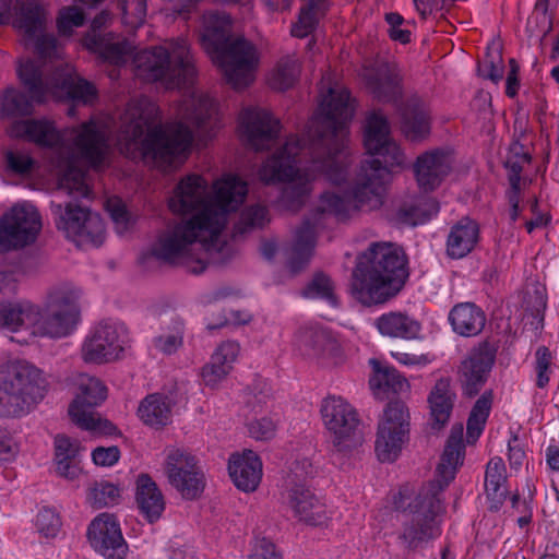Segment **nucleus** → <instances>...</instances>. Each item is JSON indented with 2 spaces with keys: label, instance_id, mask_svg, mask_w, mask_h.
<instances>
[{
  "label": "nucleus",
  "instance_id": "20e7f679",
  "mask_svg": "<svg viewBox=\"0 0 559 559\" xmlns=\"http://www.w3.org/2000/svg\"><path fill=\"white\" fill-rule=\"evenodd\" d=\"M353 115L348 91L330 88L309 131L313 168L335 186L344 183L348 175L345 147Z\"/></svg>",
  "mask_w": 559,
  "mask_h": 559
},
{
  "label": "nucleus",
  "instance_id": "b1692460",
  "mask_svg": "<svg viewBox=\"0 0 559 559\" xmlns=\"http://www.w3.org/2000/svg\"><path fill=\"white\" fill-rule=\"evenodd\" d=\"M479 225L469 216H463L452 225L447 238V254L457 260L468 255L479 242Z\"/></svg>",
  "mask_w": 559,
  "mask_h": 559
},
{
  "label": "nucleus",
  "instance_id": "774afa93",
  "mask_svg": "<svg viewBox=\"0 0 559 559\" xmlns=\"http://www.w3.org/2000/svg\"><path fill=\"white\" fill-rule=\"evenodd\" d=\"M38 532L46 537H55L61 526L59 515L49 508L39 511L36 518Z\"/></svg>",
  "mask_w": 559,
  "mask_h": 559
},
{
  "label": "nucleus",
  "instance_id": "2f4dec72",
  "mask_svg": "<svg viewBox=\"0 0 559 559\" xmlns=\"http://www.w3.org/2000/svg\"><path fill=\"white\" fill-rule=\"evenodd\" d=\"M316 246L314 225L309 218H305L296 231L295 241L286 262L290 275L302 272L309 264Z\"/></svg>",
  "mask_w": 559,
  "mask_h": 559
},
{
  "label": "nucleus",
  "instance_id": "393cba45",
  "mask_svg": "<svg viewBox=\"0 0 559 559\" xmlns=\"http://www.w3.org/2000/svg\"><path fill=\"white\" fill-rule=\"evenodd\" d=\"M17 78L26 94L35 100L36 104H43L47 95H55V72L45 78L41 66L35 60L27 59L21 62L16 69Z\"/></svg>",
  "mask_w": 559,
  "mask_h": 559
},
{
  "label": "nucleus",
  "instance_id": "ea45409f",
  "mask_svg": "<svg viewBox=\"0 0 559 559\" xmlns=\"http://www.w3.org/2000/svg\"><path fill=\"white\" fill-rule=\"evenodd\" d=\"M325 427L337 452H350L365 441L361 421H325Z\"/></svg>",
  "mask_w": 559,
  "mask_h": 559
},
{
  "label": "nucleus",
  "instance_id": "bf43d9fd",
  "mask_svg": "<svg viewBox=\"0 0 559 559\" xmlns=\"http://www.w3.org/2000/svg\"><path fill=\"white\" fill-rule=\"evenodd\" d=\"M477 71L481 78L498 83L503 78L504 73L502 48L497 47L496 53L493 55L491 47H488L485 60L478 63Z\"/></svg>",
  "mask_w": 559,
  "mask_h": 559
},
{
  "label": "nucleus",
  "instance_id": "c756f323",
  "mask_svg": "<svg viewBox=\"0 0 559 559\" xmlns=\"http://www.w3.org/2000/svg\"><path fill=\"white\" fill-rule=\"evenodd\" d=\"M11 135L33 142L43 147H52L60 141L53 122L47 119L17 120L11 124Z\"/></svg>",
  "mask_w": 559,
  "mask_h": 559
},
{
  "label": "nucleus",
  "instance_id": "7ed1b4c3",
  "mask_svg": "<svg viewBox=\"0 0 559 559\" xmlns=\"http://www.w3.org/2000/svg\"><path fill=\"white\" fill-rule=\"evenodd\" d=\"M465 449L464 426L457 421L445 440L436 468V478L423 486L413 499L403 490L394 496L395 510L408 516L403 522V531L399 536L408 550H417L438 535L437 515L441 511L439 496L454 479L459 466L463 465Z\"/></svg>",
  "mask_w": 559,
  "mask_h": 559
},
{
  "label": "nucleus",
  "instance_id": "4be33fe9",
  "mask_svg": "<svg viewBox=\"0 0 559 559\" xmlns=\"http://www.w3.org/2000/svg\"><path fill=\"white\" fill-rule=\"evenodd\" d=\"M107 389L100 380L90 378L69 405L70 419H103L96 407L106 400Z\"/></svg>",
  "mask_w": 559,
  "mask_h": 559
},
{
  "label": "nucleus",
  "instance_id": "4c0bfd02",
  "mask_svg": "<svg viewBox=\"0 0 559 559\" xmlns=\"http://www.w3.org/2000/svg\"><path fill=\"white\" fill-rule=\"evenodd\" d=\"M55 95L60 100H82L86 103L96 97L97 91L95 86L84 80L75 79L69 71L57 68L55 70Z\"/></svg>",
  "mask_w": 559,
  "mask_h": 559
},
{
  "label": "nucleus",
  "instance_id": "603ef678",
  "mask_svg": "<svg viewBox=\"0 0 559 559\" xmlns=\"http://www.w3.org/2000/svg\"><path fill=\"white\" fill-rule=\"evenodd\" d=\"M316 474L317 468L309 459L295 460L285 478L286 491L310 489V483Z\"/></svg>",
  "mask_w": 559,
  "mask_h": 559
},
{
  "label": "nucleus",
  "instance_id": "37998d69",
  "mask_svg": "<svg viewBox=\"0 0 559 559\" xmlns=\"http://www.w3.org/2000/svg\"><path fill=\"white\" fill-rule=\"evenodd\" d=\"M377 328L383 335L413 340L418 336L420 325L407 316L396 312L382 314L377 319Z\"/></svg>",
  "mask_w": 559,
  "mask_h": 559
},
{
  "label": "nucleus",
  "instance_id": "cd10ccee",
  "mask_svg": "<svg viewBox=\"0 0 559 559\" xmlns=\"http://www.w3.org/2000/svg\"><path fill=\"white\" fill-rule=\"evenodd\" d=\"M135 502L148 523L156 522L165 510L164 496L153 478L142 473L135 481Z\"/></svg>",
  "mask_w": 559,
  "mask_h": 559
},
{
  "label": "nucleus",
  "instance_id": "de8ad7c7",
  "mask_svg": "<svg viewBox=\"0 0 559 559\" xmlns=\"http://www.w3.org/2000/svg\"><path fill=\"white\" fill-rule=\"evenodd\" d=\"M34 103L28 94L15 88L7 87L1 96V117L16 118L31 116L34 112Z\"/></svg>",
  "mask_w": 559,
  "mask_h": 559
},
{
  "label": "nucleus",
  "instance_id": "49530a36",
  "mask_svg": "<svg viewBox=\"0 0 559 559\" xmlns=\"http://www.w3.org/2000/svg\"><path fill=\"white\" fill-rule=\"evenodd\" d=\"M325 0H308L298 13V19L293 23L290 35L296 38H305L313 33L319 25V15L324 14Z\"/></svg>",
  "mask_w": 559,
  "mask_h": 559
},
{
  "label": "nucleus",
  "instance_id": "9d476101",
  "mask_svg": "<svg viewBox=\"0 0 559 559\" xmlns=\"http://www.w3.org/2000/svg\"><path fill=\"white\" fill-rule=\"evenodd\" d=\"M55 224L59 230L78 243H91L95 247L105 240V224L99 214L78 203H51Z\"/></svg>",
  "mask_w": 559,
  "mask_h": 559
},
{
  "label": "nucleus",
  "instance_id": "052dcab7",
  "mask_svg": "<svg viewBox=\"0 0 559 559\" xmlns=\"http://www.w3.org/2000/svg\"><path fill=\"white\" fill-rule=\"evenodd\" d=\"M117 7L124 24L139 27L144 23L147 13L146 0H118Z\"/></svg>",
  "mask_w": 559,
  "mask_h": 559
},
{
  "label": "nucleus",
  "instance_id": "79ce46f5",
  "mask_svg": "<svg viewBox=\"0 0 559 559\" xmlns=\"http://www.w3.org/2000/svg\"><path fill=\"white\" fill-rule=\"evenodd\" d=\"M38 321V307L28 304L0 302V328L16 331L22 325H35Z\"/></svg>",
  "mask_w": 559,
  "mask_h": 559
},
{
  "label": "nucleus",
  "instance_id": "4468645a",
  "mask_svg": "<svg viewBox=\"0 0 559 559\" xmlns=\"http://www.w3.org/2000/svg\"><path fill=\"white\" fill-rule=\"evenodd\" d=\"M78 295L74 292H61L51 297L50 310L43 316L39 312V330L43 335L59 338L67 336L75 326L80 317Z\"/></svg>",
  "mask_w": 559,
  "mask_h": 559
},
{
  "label": "nucleus",
  "instance_id": "f8f14e48",
  "mask_svg": "<svg viewBox=\"0 0 559 559\" xmlns=\"http://www.w3.org/2000/svg\"><path fill=\"white\" fill-rule=\"evenodd\" d=\"M164 469L168 483L183 499L195 500L201 497L205 478L194 455L181 449H173L167 454Z\"/></svg>",
  "mask_w": 559,
  "mask_h": 559
},
{
  "label": "nucleus",
  "instance_id": "3c124183",
  "mask_svg": "<svg viewBox=\"0 0 559 559\" xmlns=\"http://www.w3.org/2000/svg\"><path fill=\"white\" fill-rule=\"evenodd\" d=\"M301 296L309 299H321L336 307L338 300L332 278L322 271L316 272L311 281L301 289Z\"/></svg>",
  "mask_w": 559,
  "mask_h": 559
},
{
  "label": "nucleus",
  "instance_id": "6e6d98bb",
  "mask_svg": "<svg viewBox=\"0 0 559 559\" xmlns=\"http://www.w3.org/2000/svg\"><path fill=\"white\" fill-rule=\"evenodd\" d=\"M320 413L323 419H357L358 413L345 399L328 395L322 400Z\"/></svg>",
  "mask_w": 559,
  "mask_h": 559
},
{
  "label": "nucleus",
  "instance_id": "f704fd0d",
  "mask_svg": "<svg viewBox=\"0 0 559 559\" xmlns=\"http://www.w3.org/2000/svg\"><path fill=\"white\" fill-rule=\"evenodd\" d=\"M439 202L431 197L424 198L414 204H403L388 216V221L395 227H415L425 224L438 214Z\"/></svg>",
  "mask_w": 559,
  "mask_h": 559
},
{
  "label": "nucleus",
  "instance_id": "864d4df0",
  "mask_svg": "<svg viewBox=\"0 0 559 559\" xmlns=\"http://www.w3.org/2000/svg\"><path fill=\"white\" fill-rule=\"evenodd\" d=\"M58 185L60 189L67 190L69 194L76 193L80 197L87 198L92 193L85 182V171L72 163L60 175Z\"/></svg>",
  "mask_w": 559,
  "mask_h": 559
},
{
  "label": "nucleus",
  "instance_id": "39448f33",
  "mask_svg": "<svg viewBox=\"0 0 559 559\" xmlns=\"http://www.w3.org/2000/svg\"><path fill=\"white\" fill-rule=\"evenodd\" d=\"M408 276V259L402 248L372 242L356 258L350 294L362 306L383 305L403 289Z\"/></svg>",
  "mask_w": 559,
  "mask_h": 559
},
{
  "label": "nucleus",
  "instance_id": "473e14b6",
  "mask_svg": "<svg viewBox=\"0 0 559 559\" xmlns=\"http://www.w3.org/2000/svg\"><path fill=\"white\" fill-rule=\"evenodd\" d=\"M11 25L24 33L27 39L35 38L46 26V13L38 0H15Z\"/></svg>",
  "mask_w": 559,
  "mask_h": 559
},
{
  "label": "nucleus",
  "instance_id": "4d7b16f0",
  "mask_svg": "<svg viewBox=\"0 0 559 559\" xmlns=\"http://www.w3.org/2000/svg\"><path fill=\"white\" fill-rule=\"evenodd\" d=\"M519 121L514 122V133L513 140L509 146V153L507 159L503 162V167L508 170V174H511L510 165L515 164L521 168V173L523 171V164H531L533 156L531 153L525 151L524 144L521 140L525 136L526 130L522 128L520 124V130L518 131Z\"/></svg>",
  "mask_w": 559,
  "mask_h": 559
},
{
  "label": "nucleus",
  "instance_id": "f257e3e1",
  "mask_svg": "<svg viewBox=\"0 0 559 559\" xmlns=\"http://www.w3.org/2000/svg\"><path fill=\"white\" fill-rule=\"evenodd\" d=\"M207 181L200 175L191 174L182 178L168 201L169 210L175 214L188 215L189 219L177 224L171 233L159 237L158 247L151 250L157 260L175 265L194 263L189 267L192 274H201L207 263L192 259L189 247L200 242L209 250L217 241L227 224V216L236 212L248 194L247 183L236 175H228L214 183V195L205 199Z\"/></svg>",
  "mask_w": 559,
  "mask_h": 559
},
{
  "label": "nucleus",
  "instance_id": "6ab92c4d",
  "mask_svg": "<svg viewBox=\"0 0 559 559\" xmlns=\"http://www.w3.org/2000/svg\"><path fill=\"white\" fill-rule=\"evenodd\" d=\"M452 170L450 153L436 148L417 156L414 174L418 186L426 192L436 190Z\"/></svg>",
  "mask_w": 559,
  "mask_h": 559
},
{
  "label": "nucleus",
  "instance_id": "2eb2a0df",
  "mask_svg": "<svg viewBox=\"0 0 559 559\" xmlns=\"http://www.w3.org/2000/svg\"><path fill=\"white\" fill-rule=\"evenodd\" d=\"M497 350L495 344L484 341L462 361L459 374L464 395L473 397L480 392L495 364Z\"/></svg>",
  "mask_w": 559,
  "mask_h": 559
},
{
  "label": "nucleus",
  "instance_id": "a211bd4d",
  "mask_svg": "<svg viewBox=\"0 0 559 559\" xmlns=\"http://www.w3.org/2000/svg\"><path fill=\"white\" fill-rule=\"evenodd\" d=\"M7 388L17 390L38 404L46 392L48 382L41 370L25 360L9 362L1 371Z\"/></svg>",
  "mask_w": 559,
  "mask_h": 559
},
{
  "label": "nucleus",
  "instance_id": "8fccbe9b",
  "mask_svg": "<svg viewBox=\"0 0 559 559\" xmlns=\"http://www.w3.org/2000/svg\"><path fill=\"white\" fill-rule=\"evenodd\" d=\"M175 401L164 393H152L146 395L138 407L140 419H167L173 415L171 409Z\"/></svg>",
  "mask_w": 559,
  "mask_h": 559
},
{
  "label": "nucleus",
  "instance_id": "f3484780",
  "mask_svg": "<svg viewBox=\"0 0 559 559\" xmlns=\"http://www.w3.org/2000/svg\"><path fill=\"white\" fill-rule=\"evenodd\" d=\"M362 80L367 91L379 103L393 104L403 96L402 76L389 62H377L364 68Z\"/></svg>",
  "mask_w": 559,
  "mask_h": 559
},
{
  "label": "nucleus",
  "instance_id": "a19ab883",
  "mask_svg": "<svg viewBox=\"0 0 559 559\" xmlns=\"http://www.w3.org/2000/svg\"><path fill=\"white\" fill-rule=\"evenodd\" d=\"M506 465L501 457H493L489 461L485 475V489L488 499L490 500L489 510L497 512L503 504L508 489L502 488L507 483Z\"/></svg>",
  "mask_w": 559,
  "mask_h": 559
},
{
  "label": "nucleus",
  "instance_id": "a878e982",
  "mask_svg": "<svg viewBox=\"0 0 559 559\" xmlns=\"http://www.w3.org/2000/svg\"><path fill=\"white\" fill-rule=\"evenodd\" d=\"M228 473L239 490L253 492L261 481L262 462L251 451L248 455L235 453L228 461Z\"/></svg>",
  "mask_w": 559,
  "mask_h": 559
},
{
  "label": "nucleus",
  "instance_id": "5fc2aeb1",
  "mask_svg": "<svg viewBox=\"0 0 559 559\" xmlns=\"http://www.w3.org/2000/svg\"><path fill=\"white\" fill-rule=\"evenodd\" d=\"M120 499V488L109 481H95L90 488L87 500L94 509L111 507Z\"/></svg>",
  "mask_w": 559,
  "mask_h": 559
},
{
  "label": "nucleus",
  "instance_id": "1a4fd4ad",
  "mask_svg": "<svg viewBox=\"0 0 559 559\" xmlns=\"http://www.w3.org/2000/svg\"><path fill=\"white\" fill-rule=\"evenodd\" d=\"M193 139V130L185 122H177L169 131L162 124H152L141 141L142 155L170 166L181 157L187 158Z\"/></svg>",
  "mask_w": 559,
  "mask_h": 559
},
{
  "label": "nucleus",
  "instance_id": "72a5a7b5",
  "mask_svg": "<svg viewBox=\"0 0 559 559\" xmlns=\"http://www.w3.org/2000/svg\"><path fill=\"white\" fill-rule=\"evenodd\" d=\"M239 349V344L234 341L224 342L217 347L211 360L202 367L201 376L206 386L214 388L230 372Z\"/></svg>",
  "mask_w": 559,
  "mask_h": 559
},
{
  "label": "nucleus",
  "instance_id": "412c9836",
  "mask_svg": "<svg viewBox=\"0 0 559 559\" xmlns=\"http://www.w3.org/2000/svg\"><path fill=\"white\" fill-rule=\"evenodd\" d=\"M122 350L119 335L114 325L99 324L92 336L82 346L83 359L86 362L103 364L117 357Z\"/></svg>",
  "mask_w": 559,
  "mask_h": 559
},
{
  "label": "nucleus",
  "instance_id": "58836bf2",
  "mask_svg": "<svg viewBox=\"0 0 559 559\" xmlns=\"http://www.w3.org/2000/svg\"><path fill=\"white\" fill-rule=\"evenodd\" d=\"M298 343L308 349L311 356H336L340 345L331 331L318 326L300 328L297 332Z\"/></svg>",
  "mask_w": 559,
  "mask_h": 559
},
{
  "label": "nucleus",
  "instance_id": "0e129e2a",
  "mask_svg": "<svg viewBox=\"0 0 559 559\" xmlns=\"http://www.w3.org/2000/svg\"><path fill=\"white\" fill-rule=\"evenodd\" d=\"M214 104L209 98H202L199 106L194 107L188 117L189 122L199 131L212 129V120L214 118Z\"/></svg>",
  "mask_w": 559,
  "mask_h": 559
},
{
  "label": "nucleus",
  "instance_id": "bb28decb",
  "mask_svg": "<svg viewBox=\"0 0 559 559\" xmlns=\"http://www.w3.org/2000/svg\"><path fill=\"white\" fill-rule=\"evenodd\" d=\"M369 364L372 367L369 385L377 399L383 400L384 395H396L409 390L408 380L394 367L383 366L376 358H371Z\"/></svg>",
  "mask_w": 559,
  "mask_h": 559
},
{
  "label": "nucleus",
  "instance_id": "5701e85b",
  "mask_svg": "<svg viewBox=\"0 0 559 559\" xmlns=\"http://www.w3.org/2000/svg\"><path fill=\"white\" fill-rule=\"evenodd\" d=\"M74 145L81 156L94 169L103 166L108 144L103 132H100L93 121L83 123L74 139Z\"/></svg>",
  "mask_w": 559,
  "mask_h": 559
},
{
  "label": "nucleus",
  "instance_id": "c03bdc74",
  "mask_svg": "<svg viewBox=\"0 0 559 559\" xmlns=\"http://www.w3.org/2000/svg\"><path fill=\"white\" fill-rule=\"evenodd\" d=\"M37 403L31 397L25 396L17 390L7 388V383L1 379L0 385V417H23L26 416Z\"/></svg>",
  "mask_w": 559,
  "mask_h": 559
},
{
  "label": "nucleus",
  "instance_id": "13d9d810",
  "mask_svg": "<svg viewBox=\"0 0 559 559\" xmlns=\"http://www.w3.org/2000/svg\"><path fill=\"white\" fill-rule=\"evenodd\" d=\"M267 209L263 205L255 204L242 211L240 219L235 224L236 234H246L254 228H263L266 223Z\"/></svg>",
  "mask_w": 559,
  "mask_h": 559
},
{
  "label": "nucleus",
  "instance_id": "7c9ffc66",
  "mask_svg": "<svg viewBox=\"0 0 559 559\" xmlns=\"http://www.w3.org/2000/svg\"><path fill=\"white\" fill-rule=\"evenodd\" d=\"M401 116V128L407 139L418 141L430 133L429 110L419 97H409L403 104Z\"/></svg>",
  "mask_w": 559,
  "mask_h": 559
},
{
  "label": "nucleus",
  "instance_id": "0eeeda50",
  "mask_svg": "<svg viewBox=\"0 0 559 559\" xmlns=\"http://www.w3.org/2000/svg\"><path fill=\"white\" fill-rule=\"evenodd\" d=\"M135 63L146 80L163 82L167 88L192 84L198 73L185 38L173 39L168 47L155 46L139 52Z\"/></svg>",
  "mask_w": 559,
  "mask_h": 559
},
{
  "label": "nucleus",
  "instance_id": "69168bd1",
  "mask_svg": "<svg viewBox=\"0 0 559 559\" xmlns=\"http://www.w3.org/2000/svg\"><path fill=\"white\" fill-rule=\"evenodd\" d=\"M55 459L75 460L80 453L81 444L64 433L56 435L53 439Z\"/></svg>",
  "mask_w": 559,
  "mask_h": 559
},
{
  "label": "nucleus",
  "instance_id": "a18cd8bd",
  "mask_svg": "<svg viewBox=\"0 0 559 559\" xmlns=\"http://www.w3.org/2000/svg\"><path fill=\"white\" fill-rule=\"evenodd\" d=\"M455 393L451 391L449 378L437 380L429 393L428 404L432 419H449L454 405Z\"/></svg>",
  "mask_w": 559,
  "mask_h": 559
},
{
  "label": "nucleus",
  "instance_id": "6e6552de",
  "mask_svg": "<svg viewBox=\"0 0 559 559\" xmlns=\"http://www.w3.org/2000/svg\"><path fill=\"white\" fill-rule=\"evenodd\" d=\"M305 140L287 141L282 148L269 157L260 169L261 180L265 183L289 182L282 191L283 204L292 210H300L310 194V186L307 180L294 181L298 175L299 151L304 147Z\"/></svg>",
  "mask_w": 559,
  "mask_h": 559
},
{
  "label": "nucleus",
  "instance_id": "f03ea898",
  "mask_svg": "<svg viewBox=\"0 0 559 559\" xmlns=\"http://www.w3.org/2000/svg\"><path fill=\"white\" fill-rule=\"evenodd\" d=\"M364 145L372 156L360 163L355 186L350 197H341L333 192L321 194V213L335 215L340 221L349 217L352 210L369 211L383 204V195L392 179V168L400 165L402 153L397 144L390 138V123L380 109L372 110L367 119L364 131Z\"/></svg>",
  "mask_w": 559,
  "mask_h": 559
},
{
  "label": "nucleus",
  "instance_id": "ddd939ff",
  "mask_svg": "<svg viewBox=\"0 0 559 559\" xmlns=\"http://www.w3.org/2000/svg\"><path fill=\"white\" fill-rule=\"evenodd\" d=\"M241 139L255 152L270 150L278 139L281 122L271 112L247 108L240 115Z\"/></svg>",
  "mask_w": 559,
  "mask_h": 559
},
{
  "label": "nucleus",
  "instance_id": "c9c22d12",
  "mask_svg": "<svg viewBox=\"0 0 559 559\" xmlns=\"http://www.w3.org/2000/svg\"><path fill=\"white\" fill-rule=\"evenodd\" d=\"M449 321L455 333L461 336L471 337L478 335L484 330L486 314L474 302H461L451 309Z\"/></svg>",
  "mask_w": 559,
  "mask_h": 559
},
{
  "label": "nucleus",
  "instance_id": "9b49d317",
  "mask_svg": "<svg viewBox=\"0 0 559 559\" xmlns=\"http://www.w3.org/2000/svg\"><path fill=\"white\" fill-rule=\"evenodd\" d=\"M41 229L39 213L25 206H13L0 218V253L34 243Z\"/></svg>",
  "mask_w": 559,
  "mask_h": 559
},
{
  "label": "nucleus",
  "instance_id": "aec40b11",
  "mask_svg": "<svg viewBox=\"0 0 559 559\" xmlns=\"http://www.w3.org/2000/svg\"><path fill=\"white\" fill-rule=\"evenodd\" d=\"M409 438V421H380L374 451L381 463H393Z\"/></svg>",
  "mask_w": 559,
  "mask_h": 559
},
{
  "label": "nucleus",
  "instance_id": "09e8293b",
  "mask_svg": "<svg viewBox=\"0 0 559 559\" xmlns=\"http://www.w3.org/2000/svg\"><path fill=\"white\" fill-rule=\"evenodd\" d=\"M242 403L250 412L246 416H258L272 400V388L265 379L255 378L241 393Z\"/></svg>",
  "mask_w": 559,
  "mask_h": 559
},
{
  "label": "nucleus",
  "instance_id": "680f3d73",
  "mask_svg": "<svg viewBox=\"0 0 559 559\" xmlns=\"http://www.w3.org/2000/svg\"><path fill=\"white\" fill-rule=\"evenodd\" d=\"M85 22V14L79 7H64L59 11L57 28L61 36H70L73 27H80Z\"/></svg>",
  "mask_w": 559,
  "mask_h": 559
},
{
  "label": "nucleus",
  "instance_id": "e433bc0d",
  "mask_svg": "<svg viewBox=\"0 0 559 559\" xmlns=\"http://www.w3.org/2000/svg\"><path fill=\"white\" fill-rule=\"evenodd\" d=\"M115 33L108 32L106 35L83 36L82 45L97 58L112 66H120L124 62L128 53V43L126 40L115 41Z\"/></svg>",
  "mask_w": 559,
  "mask_h": 559
},
{
  "label": "nucleus",
  "instance_id": "e2e57ef3",
  "mask_svg": "<svg viewBox=\"0 0 559 559\" xmlns=\"http://www.w3.org/2000/svg\"><path fill=\"white\" fill-rule=\"evenodd\" d=\"M297 81V69L295 61L285 60L277 64L276 72L271 79L270 85L276 91H287Z\"/></svg>",
  "mask_w": 559,
  "mask_h": 559
},
{
  "label": "nucleus",
  "instance_id": "338daca9",
  "mask_svg": "<svg viewBox=\"0 0 559 559\" xmlns=\"http://www.w3.org/2000/svg\"><path fill=\"white\" fill-rule=\"evenodd\" d=\"M34 40V52L45 61L58 58V40L53 34H36Z\"/></svg>",
  "mask_w": 559,
  "mask_h": 559
},
{
  "label": "nucleus",
  "instance_id": "c85d7f7f",
  "mask_svg": "<svg viewBox=\"0 0 559 559\" xmlns=\"http://www.w3.org/2000/svg\"><path fill=\"white\" fill-rule=\"evenodd\" d=\"M289 507L295 515L311 526H322L328 521L325 506L311 489L286 491Z\"/></svg>",
  "mask_w": 559,
  "mask_h": 559
},
{
  "label": "nucleus",
  "instance_id": "423d86ee",
  "mask_svg": "<svg viewBox=\"0 0 559 559\" xmlns=\"http://www.w3.org/2000/svg\"><path fill=\"white\" fill-rule=\"evenodd\" d=\"M231 28L230 15L212 12L204 16L199 41L223 72L226 83L235 90H242L251 83L259 57L255 46L242 36L234 37Z\"/></svg>",
  "mask_w": 559,
  "mask_h": 559
},
{
  "label": "nucleus",
  "instance_id": "dca6fc26",
  "mask_svg": "<svg viewBox=\"0 0 559 559\" xmlns=\"http://www.w3.org/2000/svg\"><path fill=\"white\" fill-rule=\"evenodd\" d=\"M86 536L94 550L107 559H123L127 555L128 544L114 514L96 516L88 525Z\"/></svg>",
  "mask_w": 559,
  "mask_h": 559
}]
</instances>
